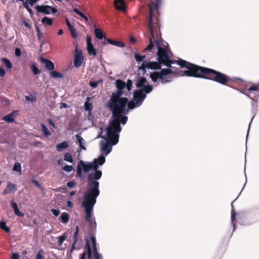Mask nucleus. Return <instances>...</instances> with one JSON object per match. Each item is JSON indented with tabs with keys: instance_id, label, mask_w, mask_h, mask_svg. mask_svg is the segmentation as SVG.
Instances as JSON below:
<instances>
[{
	"instance_id": "obj_27",
	"label": "nucleus",
	"mask_w": 259,
	"mask_h": 259,
	"mask_svg": "<svg viewBox=\"0 0 259 259\" xmlns=\"http://www.w3.org/2000/svg\"><path fill=\"white\" fill-rule=\"evenodd\" d=\"M41 132L45 137H48L49 136H50L51 135V132H50V131L48 130V128H47V127L46 126V125L44 123H41Z\"/></svg>"
},
{
	"instance_id": "obj_34",
	"label": "nucleus",
	"mask_w": 259,
	"mask_h": 259,
	"mask_svg": "<svg viewBox=\"0 0 259 259\" xmlns=\"http://www.w3.org/2000/svg\"><path fill=\"white\" fill-rule=\"evenodd\" d=\"M95 34L99 39H102L103 37L104 38L102 31L99 29H95Z\"/></svg>"
},
{
	"instance_id": "obj_6",
	"label": "nucleus",
	"mask_w": 259,
	"mask_h": 259,
	"mask_svg": "<svg viewBox=\"0 0 259 259\" xmlns=\"http://www.w3.org/2000/svg\"><path fill=\"white\" fill-rule=\"evenodd\" d=\"M153 90L152 85H145L143 88L135 90L134 92V99L136 102L137 106H140L143 103L146 97V94L150 93Z\"/></svg>"
},
{
	"instance_id": "obj_21",
	"label": "nucleus",
	"mask_w": 259,
	"mask_h": 259,
	"mask_svg": "<svg viewBox=\"0 0 259 259\" xmlns=\"http://www.w3.org/2000/svg\"><path fill=\"white\" fill-rule=\"evenodd\" d=\"M41 61L45 64V67L48 70L52 71L54 69V64L50 60L45 58H41Z\"/></svg>"
},
{
	"instance_id": "obj_31",
	"label": "nucleus",
	"mask_w": 259,
	"mask_h": 259,
	"mask_svg": "<svg viewBox=\"0 0 259 259\" xmlns=\"http://www.w3.org/2000/svg\"><path fill=\"white\" fill-rule=\"evenodd\" d=\"M85 247H86V248L87 249V253H88V259H91V257H92V250L91 247L90 246L89 242V241L88 240H87L86 242H85Z\"/></svg>"
},
{
	"instance_id": "obj_54",
	"label": "nucleus",
	"mask_w": 259,
	"mask_h": 259,
	"mask_svg": "<svg viewBox=\"0 0 259 259\" xmlns=\"http://www.w3.org/2000/svg\"><path fill=\"white\" fill-rule=\"evenodd\" d=\"M31 182L33 184H35V185L38 187L39 189H40V190H42V188L41 186V185H40V184L39 183V182L36 180H34V179H32L31 180Z\"/></svg>"
},
{
	"instance_id": "obj_38",
	"label": "nucleus",
	"mask_w": 259,
	"mask_h": 259,
	"mask_svg": "<svg viewBox=\"0 0 259 259\" xmlns=\"http://www.w3.org/2000/svg\"><path fill=\"white\" fill-rule=\"evenodd\" d=\"M0 228L7 233H9L10 231V228L6 225L5 222H0Z\"/></svg>"
},
{
	"instance_id": "obj_8",
	"label": "nucleus",
	"mask_w": 259,
	"mask_h": 259,
	"mask_svg": "<svg viewBox=\"0 0 259 259\" xmlns=\"http://www.w3.org/2000/svg\"><path fill=\"white\" fill-rule=\"evenodd\" d=\"M161 63L158 61V62H148L144 61L142 65L139 67V70H142L144 73L146 72V68L152 70H159L161 68Z\"/></svg>"
},
{
	"instance_id": "obj_33",
	"label": "nucleus",
	"mask_w": 259,
	"mask_h": 259,
	"mask_svg": "<svg viewBox=\"0 0 259 259\" xmlns=\"http://www.w3.org/2000/svg\"><path fill=\"white\" fill-rule=\"evenodd\" d=\"M12 114H7L3 117V120L6 121L7 122L12 123L14 122L15 119L12 116Z\"/></svg>"
},
{
	"instance_id": "obj_18",
	"label": "nucleus",
	"mask_w": 259,
	"mask_h": 259,
	"mask_svg": "<svg viewBox=\"0 0 259 259\" xmlns=\"http://www.w3.org/2000/svg\"><path fill=\"white\" fill-rule=\"evenodd\" d=\"M104 39L108 42V43H109V44H110L111 45H113V46H116L117 47L121 48H124L125 47L124 43L121 41H117V40H113L111 38L106 37L105 36H104Z\"/></svg>"
},
{
	"instance_id": "obj_11",
	"label": "nucleus",
	"mask_w": 259,
	"mask_h": 259,
	"mask_svg": "<svg viewBox=\"0 0 259 259\" xmlns=\"http://www.w3.org/2000/svg\"><path fill=\"white\" fill-rule=\"evenodd\" d=\"M107 131V130L106 129ZM107 137L108 138V141L104 142L101 141L100 145L101 146V151L105 154V155H107L112 150L111 145H115V144H112V142H111L108 138L107 135V132H106ZM116 143L115 145L117 144Z\"/></svg>"
},
{
	"instance_id": "obj_26",
	"label": "nucleus",
	"mask_w": 259,
	"mask_h": 259,
	"mask_svg": "<svg viewBox=\"0 0 259 259\" xmlns=\"http://www.w3.org/2000/svg\"><path fill=\"white\" fill-rule=\"evenodd\" d=\"M68 147L67 142L64 141L56 145V149L58 151H62Z\"/></svg>"
},
{
	"instance_id": "obj_40",
	"label": "nucleus",
	"mask_w": 259,
	"mask_h": 259,
	"mask_svg": "<svg viewBox=\"0 0 259 259\" xmlns=\"http://www.w3.org/2000/svg\"><path fill=\"white\" fill-rule=\"evenodd\" d=\"M35 28L37 32V36L38 39L40 41L41 38L43 36V33L40 32L39 26L37 24H35Z\"/></svg>"
},
{
	"instance_id": "obj_16",
	"label": "nucleus",
	"mask_w": 259,
	"mask_h": 259,
	"mask_svg": "<svg viewBox=\"0 0 259 259\" xmlns=\"http://www.w3.org/2000/svg\"><path fill=\"white\" fill-rule=\"evenodd\" d=\"M91 240L92 241L93 245V252L94 257L96 259H102L100 254L97 251V247L96 246V237L94 235H92L90 237Z\"/></svg>"
},
{
	"instance_id": "obj_57",
	"label": "nucleus",
	"mask_w": 259,
	"mask_h": 259,
	"mask_svg": "<svg viewBox=\"0 0 259 259\" xmlns=\"http://www.w3.org/2000/svg\"><path fill=\"white\" fill-rule=\"evenodd\" d=\"M75 185V182L74 181H70L67 183V186L70 188H73Z\"/></svg>"
},
{
	"instance_id": "obj_1",
	"label": "nucleus",
	"mask_w": 259,
	"mask_h": 259,
	"mask_svg": "<svg viewBox=\"0 0 259 259\" xmlns=\"http://www.w3.org/2000/svg\"><path fill=\"white\" fill-rule=\"evenodd\" d=\"M123 89H117L116 92L113 93L106 104V107L112 114V119L109 122L106 127L107 135L112 144L118 142L119 135L121 131L120 123L125 124L127 121L126 114L128 110H126L128 99L121 97L123 94Z\"/></svg>"
},
{
	"instance_id": "obj_56",
	"label": "nucleus",
	"mask_w": 259,
	"mask_h": 259,
	"mask_svg": "<svg viewBox=\"0 0 259 259\" xmlns=\"http://www.w3.org/2000/svg\"><path fill=\"white\" fill-rule=\"evenodd\" d=\"M15 55L17 57H20L21 55V50L18 48H16L15 50Z\"/></svg>"
},
{
	"instance_id": "obj_43",
	"label": "nucleus",
	"mask_w": 259,
	"mask_h": 259,
	"mask_svg": "<svg viewBox=\"0 0 259 259\" xmlns=\"http://www.w3.org/2000/svg\"><path fill=\"white\" fill-rule=\"evenodd\" d=\"M91 169H94L95 171L98 170V165L99 164L97 163V159H94L93 162L90 163Z\"/></svg>"
},
{
	"instance_id": "obj_32",
	"label": "nucleus",
	"mask_w": 259,
	"mask_h": 259,
	"mask_svg": "<svg viewBox=\"0 0 259 259\" xmlns=\"http://www.w3.org/2000/svg\"><path fill=\"white\" fill-rule=\"evenodd\" d=\"M41 22L44 24L50 26L53 24V19L47 17H45L42 19Z\"/></svg>"
},
{
	"instance_id": "obj_35",
	"label": "nucleus",
	"mask_w": 259,
	"mask_h": 259,
	"mask_svg": "<svg viewBox=\"0 0 259 259\" xmlns=\"http://www.w3.org/2000/svg\"><path fill=\"white\" fill-rule=\"evenodd\" d=\"M76 137L77 138L78 142L81 149L85 150V147L83 145L84 140L83 139V138L81 137H80L79 135H76Z\"/></svg>"
},
{
	"instance_id": "obj_59",
	"label": "nucleus",
	"mask_w": 259,
	"mask_h": 259,
	"mask_svg": "<svg viewBox=\"0 0 259 259\" xmlns=\"http://www.w3.org/2000/svg\"><path fill=\"white\" fill-rule=\"evenodd\" d=\"M5 74H6V72H5L4 68L3 67L0 66V76L3 77V76H4Z\"/></svg>"
},
{
	"instance_id": "obj_37",
	"label": "nucleus",
	"mask_w": 259,
	"mask_h": 259,
	"mask_svg": "<svg viewBox=\"0 0 259 259\" xmlns=\"http://www.w3.org/2000/svg\"><path fill=\"white\" fill-rule=\"evenodd\" d=\"M126 105H127V108H128V109H127L128 110V109H133L135 107L137 106V104H136V102H135L134 99H133L132 100H131L130 101H128Z\"/></svg>"
},
{
	"instance_id": "obj_12",
	"label": "nucleus",
	"mask_w": 259,
	"mask_h": 259,
	"mask_svg": "<svg viewBox=\"0 0 259 259\" xmlns=\"http://www.w3.org/2000/svg\"><path fill=\"white\" fill-rule=\"evenodd\" d=\"M161 77L162 78V83L165 84L172 81V77L168 76L165 77V76L170 74L173 73V71L169 68H164L159 71Z\"/></svg>"
},
{
	"instance_id": "obj_10",
	"label": "nucleus",
	"mask_w": 259,
	"mask_h": 259,
	"mask_svg": "<svg viewBox=\"0 0 259 259\" xmlns=\"http://www.w3.org/2000/svg\"><path fill=\"white\" fill-rule=\"evenodd\" d=\"M83 61V56L82 51L78 49L77 46L75 48L74 52V66L76 68H79L80 67Z\"/></svg>"
},
{
	"instance_id": "obj_25",
	"label": "nucleus",
	"mask_w": 259,
	"mask_h": 259,
	"mask_svg": "<svg viewBox=\"0 0 259 259\" xmlns=\"http://www.w3.org/2000/svg\"><path fill=\"white\" fill-rule=\"evenodd\" d=\"M147 80L144 77H141L136 82V85L138 88H144V84L147 82Z\"/></svg>"
},
{
	"instance_id": "obj_46",
	"label": "nucleus",
	"mask_w": 259,
	"mask_h": 259,
	"mask_svg": "<svg viewBox=\"0 0 259 259\" xmlns=\"http://www.w3.org/2000/svg\"><path fill=\"white\" fill-rule=\"evenodd\" d=\"M105 158L104 156H102V155L98 157V159L97 160V163L100 165L103 164V163L105 162Z\"/></svg>"
},
{
	"instance_id": "obj_20",
	"label": "nucleus",
	"mask_w": 259,
	"mask_h": 259,
	"mask_svg": "<svg viewBox=\"0 0 259 259\" xmlns=\"http://www.w3.org/2000/svg\"><path fill=\"white\" fill-rule=\"evenodd\" d=\"M16 186L15 185L12 184L10 182H9L7 183V188L3 191V194L6 195L7 194L14 192L16 190Z\"/></svg>"
},
{
	"instance_id": "obj_22",
	"label": "nucleus",
	"mask_w": 259,
	"mask_h": 259,
	"mask_svg": "<svg viewBox=\"0 0 259 259\" xmlns=\"http://www.w3.org/2000/svg\"><path fill=\"white\" fill-rule=\"evenodd\" d=\"M150 77L154 82H156L158 79H160L162 83V78L159 71L151 73L150 74Z\"/></svg>"
},
{
	"instance_id": "obj_2",
	"label": "nucleus",
	"mask_w": 259,
	"mask_h": 259,
	"mask_svg": "<svg viewBox=\"0 0 259 259\" xmlns=\"http://www.w3.org/2000/svg\"><path fill=\"white\" fill-rule=\"evenodd\" d=\"M174 61L177 62L181 68L187 69V70L181 71V75L208 79L225 85L229 81L230 78L227 75L215 70L197 65L183 60Z\"/></svg>"
},
{
	"instance_id": "obj_14",
	"label": "nucleus",
	"mask_w": 259,
	"mask_h": 259,
	"mask_svg": "<svg viewBox=\"0 0 259 259\" xmlns=\"http://www.w3.org/2000/svg\"><path fill=\"white\" fill-rule=\"evenodd\" d=\"M114 4L115 8L117 10L124 12L126 9L124 0H115Z\"/></svg>"
},
{
	"instance_id": "obj_4",
	"label": "nucleus",
	"mask_w": 259,
	"mask_h": 259,
	"mask_svg": "<svg viewBox=\"0 0 259 259\" xmlns=\"http://www.w3.org/2000/svg\"><path fill=\"white\" fill-rule=\"evenodd\" d=\"M102 175V172L100 170L95 171L94 175L91 174L88 175V188L84 195L94 196L97 194V197L99 195V183L97 180L101 178Z\"/></svg>"
},
{
	"instance_id": "obj_39",
	"label": "nucleus",
	"mask_w": 259,
	"mask_h": 259,
	"mask_svg": "<svg viewBox=\"0 0 259 259\" xmlns=\"http://www.w3.org/2000/svg\"><path fill=\"white\" fill-rule=\"evenodd\" d=\"M146 58V56H141L140 54L138 53H135V58L137 62H140L142 61H144V59Z\"/></svg>"
},
{
	"instance_id": "obj_51",
	"label": "nucleus",
	"mask_w": 259,
	"mask_h": 259,
	"mask_svg": "<svg viewBox=\"0 0 259 259\" xmlns=\"http://www.w3.org/2000/svg\"><path fill=\"white\" fill-rule=\"evenodd\" d=\"M67 236L65 235H63L60 236L58 238V244L61 245L63 243V242L65 240Z\"/></svg>"
},
{
	"instance_id": "obj_7",
	"label": "nucleus",
	"mask_w": 259,
	"mask_h": 259,
	"mask_svg": "<svg viewBox=\"0 0 259 259\" xmlns=\"http://www.w3.org/2000/svg\"><path fill=\"white\" fill-rule=\"evenodd\" d=\"M150 3L148 4L149 9L150 18L148 21L149 27L151 30L152 35V21H153V12L154 10H157L161 3V0H149Z\"/></svg>"
},
{
	"instance_id": "obj_55",
	"label": "nucleus",
	"mask_w": 259,
	"mask_h": 259,
	"mask_svg": "<svg viewBox=\"0 0 259 259\" xmlns=\"http://www.w3.org/2000/svg\"><path fill=\"white\" fill-rule=\"evenodd\" d=\"M100 81H90L89 84H90V85L92 88H96V87L98 86V84H99V82H100Z\"/></svg>"
},
{
	"instance_id": "obj_29",
	"label": "nucleus",
	"mask_w": 259,
	"mask_h": 259,
	"mask_svg": "<svg viewBox=\"0 0 259 259\" xmlns=\"http://www.w3.org/2000/svg\"><path fill=\"white\" fill-rule=\"evenodd\" d=\"M2 61L6 66V68L8 69H11L13 67V65L11 61L6 58H2L1 59Z\"/></svg>"
},
{
	"instance_id": "obj_44",
	"label": "nucleus",
	"mask_w": 259,
	"mask_h": 259,
	"mask_svg": "<svg viewBox=\"0 0 259 259\" xmlns=\"http://www.w3.org/2000/svg\"><path fill=\"white\" fill-rule=\"evenodd\" d=\"M44 252L42 249H40L37 252L35 259H45Z\"/></svg>"
},
{
	"instance_id": "obj_17",
	"label": "nucleus",
	"mask_w": 259,
	"mask_h": 259,
	"mask_svg": "<svg viewBox=\"0 0 259 259\" xmlns=\"http://www.w3.org/2000/svg\"><path fill=\"white\" fill-rule=\"evenodd\" d=\"M91 98L88 97L84 104V109L88 112V116H90L92 114V111L93 108V105L92 102H90Z\"/></svg>"
},
{
	"instance_id": "obj_9",
	"label": "nucleus",
	"mask_w": 259,
	"mask_h": 259,
	"mask_svg": "<svg viewBox=\"0 0 259 259\" xmlns=\"http://www.w3.org/2000/svg\"><path fill=\"white\" fill-rule=\"evenodd\" d=\"M245 95L250 99L255 100L259 98V84H254L245 90Z\"/></svg>"
},
{
	"instance_id": "obj_13",
	"label": "nucleus",
	"mask_w": 259,
	"mask_h": 259,
	"mask_svg": "<svg viewBox=\"0 0 259 259\" xmlns=\"http://www.w3.org/2000/svg\"><path fill=\"white\" fill-rule=\"evenodd\" d=\"M87 44L88 53L90 55H92L93 56H96L97 55V52L92 43V39L91 36L88 35L87 36Z\"/></svg>"
},
{
	"instance_id": "obj_30",
	"label": "nucleus",
	"mask_w": 259,
	"mask_h": 259,
	"mask_svg": "<svg viewBox=\"0 0 259 259\" xmlns=\"http://www.w3.org/2000/svg\"><path fill=\"white\" fill-rule=\"evenodd\" d=\"M115 83L117 89H124L125 88V82L122 80H116Z\"/></svg>"
},
{
	"instance_id": "obj_36",
	"label": "nucleus",
	"mask_w": 259,
	"mask_h": 259,
	"mask_svg": "<svg viewBox=\"0 0 259 259\" xmlns=\"http://www.w3.org/2000/svg\"><path fill=\"white\" fill-rule=\"evenodd\" d=\"M50 75L53 78H62L63 77L62 74L61 73L57 72L56 71L52 70L50 72Z\"/></svg>"
},
{
	"instance_id": "obj_45",
	"label": "nucleus",
	"mask_w": 259,
	"mask_h": 259,
	"mask_svg": "<svg viewBox=\"0 0 259 259\" xmlns=\"http://www.w3.org/2000/svg\"><path fill=\"white\" fill-rule=\"evenodd\" d=\"M69 29L71 32V36L74 38H76L77 37V33L76 29L74 27H72Z\"/></svg>"
},
{
	"instance_id": "obj_19",
	"label": "nucleus",
	"mask_w": 259,
	"mask_h": 259,
	"mask_svg": "<svg viewBox=\"0 0 259 259\" xmlns=\"http://www.w3.org/2000/svg\"><path fill=\"white\" fill-rule=\"evenodd\" d=\"M36 10L39 13H42L45 14H50V9L51 7L50 6H37L35 7Z\"/></svg>"
},
{
	"instance_id": "obj_48",
	"label": "nucleus",
	"mask_w": 259,
	"mask_h": 259,
	"mask_svg": "<svg viewBox=\"0 0 259 259\" xmlns=\"http://www.w3.org/2000/svg\"><path fill=\"white\" fill-rule=\"evenodd\" d=\"M231 205L232 207V210L231 212V222L233 223L236 219V212H235V210L234 209L233 202H232Z\"/></svg>"
},
{
	"instance_id": "obj_62",
	"label": "nucleus",
	"mask_w": 259,
	"mask_h": 259,
	"mask_svg": "<svg viewBox=\"0 0 259 259\" xmlns=\"http://www.w3.org/2000/svg\"><path fill=\"white\" fill-rule=\"evenodd\" d=\"M11 206L13 207V209L14 210L15 208H17L18 206L17 203L14 202L13 200H12L11 202Z\"/></svg>"
},
{
	"instance_id": "obj_41",
	"label": "nucleus",
	"mask_w": 259,
	"mask_h": 259,
	"mask_svg": "<svg viewBox=\"0 0 259 259\" xmlns=\"http://www.w3.org/2000/svg\"><path fill=\"white\" fill-rule=\"evenodd\" d=\"M31 68L33 73L35 75L39 74L41 72L40 70L36 67V66L34 64H32L31 65Z\"/></svg>"
},
{
	"instance_id": "obj_63",
	"label": "nucleus",
	"mask_w": 259,
	"mask_h": 259,
	"mask_svg": "<svg viewBox=\"0 0 259 259\" xmlns=\"http://www.w3.org/2000/svg\"><path fill=\"white\" fill-rule=\"evenodd\" d=\"M65 22H66V25H67L68 28H70L72 27H73L70 23V22H69V20L67 18H66L65 19Z\"/></svg>"
},
{
	"instance_id": "obj_52",
	"label": "nucleus",
	"mask_w": 259,
	"mask_h": 259,
	"mask_svg": "<svg viewBox=\"0 0 259 259\" xmlns=\"http://www.w3.org/2000/svg\"><path fill=\"white\" fill-rule=\"evenodd\" d=\"M14 211L15 214L17 216L23 217L24 215V213L23 212H22L19 211L18 207H17V208H15L14 210Z\"/></svg>"
},
{
	"instance_id": "obj_5",
	"label": "nucleus",
	"mask_w": 259,
	"mask_h": 259,
	"mask_svg": "<svg viewBox=\"0 0 259 259\" xmlns=\"http://www.w3.org/2000/svg\"><path fill=\"white\" fill-rule=\"evenodd\" d=\"M155 41L157 49L158 61L169 68L172 67L171 64L174 63V61L169 59L166 50L161 47L160 39L158 36H156Z\"/></svg>"
},
{
	"instance_id": "obj_61",
	"label": "nucleus",
	"mask_w": 259,
	"mask_h": 259,
	"mask_svg": "<svg viewBox=\"0 0 259 259\" xmlns=\"http://www.w3.org/2000/svg\"><path fill=\"white\" fill-rule=\"evenodd\" d=\"M20 256L18 253H13L12 255V259H19Z\"/></svg>"
},
{
	"instance_id": "obj_23",
	"label": "nucleus",
	"mask_w": 259,
	"mask_h": 259,
	"mask_svg": "<svg viewBox=\"0 0 259 259\" xmlns=\"http://www.w3.org/2000/svg\"><path fill=\"white\" fill-rule=\"evenodd\" d=\"M79 232V227L78 226H76L75 228V231L73 235V243L72 245L71 248V251L72 252L73 250L75 249V244L77 241L78 240V234Z\"/></svg>"
},
{
	"instance_id": "obj_3",
	"label": "nucleus",
	"mask_w": 259,
	"mask_h": 259,
	"mask_svg": "<svg viewBox=\"0 0 259 259\" xmlns=\"http://www.w3.org/2000/svg\"><path fill=\"white\" fill-rule=\"evenodd\" d=\"M97 198V194L94 196L84 195V200L82 204L86 213L85 220L90 223L93 230L96 228V223L92 216V212Z\"/></svg>"
},
{
	"instance_id": "obj_49",
	"label": "nucleus",
	"mask_w": 259,
	"mask_h": 259,
	"mask_svg": "<svg viewBox=\"0 0 259 259\" xmlns=\"http://www.w3.org/2000/svg\"><path fill=\"white\" fill-rule=\"evenodd\" d=\"M133 82L131 79H128L127 81V83H125V87L128 91H130L132 89Z\"/></svg>"
},
{
	"instance_id": "obj_28",
	"label": "nucleus",
	"mask_w": 259,
	"mask_h": 259,
	"mask_svg": "<svg viewBox=\"0 0 259 259\" xmlns=\"http://www.w3.org/2000/svg\"><path fill=\"white\" fill-rule=\"evenodd\" d=\"M60 220L63 223H67L69 220V214L67 212L62 213L60 216Z\"/></svg>"
},
{
	"instance_id": "obj_47",
	"label": "nucleus",
	"mask_w": 259,
	"mask_h": 259,
	"mask_svg": "<svg viewBox=\"0 0 259 259\" xmlns=\"http://www.w3.org/2000/svg\"><path fill=\"white\" fill-rule=\"evenodd\" d=\"M13 170L15 171L21 172V166L20 163H16L14 165Z\"/></svg>"
},
{
	"instance_id": "obj_15",
	"label": "nucleus",
	"mask_w": 259,
	"mask_h": 259,
	"mask_svg": "<svg viewBox=\"0 0 259 259\" xmlns=\"http://www.w3.org/2000/svg\"><path fill=\"white\" fill-rule=\"evenodd\" d=\"M152 27H153V26L152 25ZM148 28H149V27H148ZM149 30H150V33H151V37H150L149 38V44L148 45V46L144 49V52H152L153 50H154V44L153 42V40L152 39H154V40H155L156 39L154 37V31H153V28H152V32H153V36L152 35V33H151V30L150 29H149Z\"/></svg>"
},
{
	"instance_id": "obj_24",
	"label": "nucleus",
	"mask_w": 259,
	"mask_h": 259,
	"mask_svg": "<svg viewBox=\"0 0 259 259\" xmlns=\"http://www.w3.org/2000/svg\"><path fill=\"white\" fill-rule=\"evenodd\" d=\"M78 165H79L82 167V170H83L84 172H88L91 170L90 163L86 164L83 161L80 160L79 161Z\"/></svg>"
},
{
	"instance_id": "obj_53",
	"label": "nucleus",
	"mask_w": 259,
	"mask_h": 259,
	"mask_svg": "<svg viewBox=\"0 0 259 259\" xmlns=\"http://www.w3.org/2000/svg\"><path fill=\"white\" fill-rule=\"evenodd\" d=\"M63 169L67 172H70L73 169V167L71 165H65L63 167Z\"/></svg>"
},
{
	"instance_id": "obj_58",
	"label": "nucleus",
	"mask_w": 259,
	"mask_h": 259,
	"mask_svg": "<svg viewBox=\"0 0 259 259\" xmlns=\"http://www.w3.org/2000/svg\"><path fill=\"white\" fill-rule=\"evenodd\" d=\"M51 211L52 212L53 214L56 217H57L60 212V211L59 209H52L51 210Z\"/></svg>"
},
{
	"instance_id": "obj_50",
	"label": "nucleus",
	"mask_w": 259,
	"mask_h": 259,
	"mask_svg": "<svg viewBox=\"0 0 259 259\" xmlns=\"http://www.w3.org/2000/svg\"><path fill=\"white\" fill-rule=\"evenodd\" d=\"M82 167L79 165H77V169H76V175L79 178L82 177Z\"/></svg>"
},
{
	"instance_id": "obj_60",
	"label": "nucleus",
	"mask_w": 259,
	"mask_h": 259,
	"mask_svg": "<svg viewBox=\"0 0 259 259\" xmlns=\"http://www.w3.org/2000/svg\"><path fill=\"white\" fill-rule=\"evenodd\" d=\"M19 110H14L12 112L10 113L9 114H12V116L14 118V119L18 115Z\"/></svg>"
},
{
	"instance_id": "obj_42",
	"label": "nucleus",
	"mask_w": 259,
	"mask_h": 259,
	"mask_svg": "<svg viewBox=\"0 0 259 259\" xmlns=\"http://www.w3.org/2000/svg\"><path fill=\"white\" fill-rule=\"evenodd\" d=\"M64 159L65 161L69 162H73V158L71 155L69 153H66L64 155Z\"/></svg>"
},
{
	"instance_id": "obj_64",
	"label": "nucleus",
	"mask_w": 259,
	"mask_h": 259,
	"mask_svg": "<svg viewBox=\"0 0 259 259\" xmlns=\"http://www.w3.org/2000/svg\"><path fill=\"white\" fill-rule=\"evenodd\" d=\"M86 252H83L82 253L80 254L79 259H86Z\"/></svg>"
}]
</instances>
